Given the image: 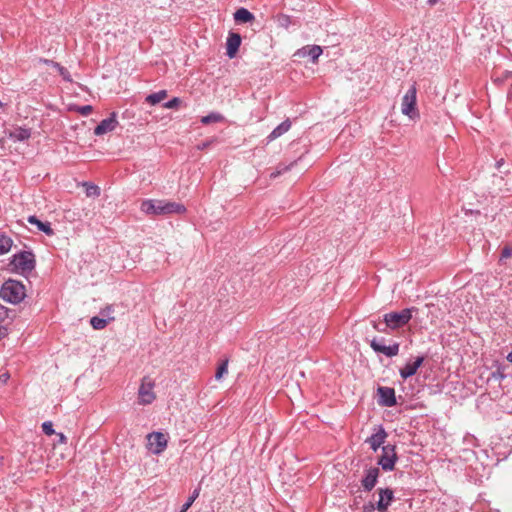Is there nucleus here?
Here are the masks:
<instances>
[{
    "label": "nucleus",
    "mask_w": 512,
    "mask_h": 512,
    "mask_svg": "<svg viewBox=\"0 0 512 512\" xmlns=\"http://www.w3.org/2000/svg\"><path fill=\"white\" fill-rule=\"evenodd\" d=\"M189 508H185V504H183L181 510L179 512H187Z\"/></svg>",
    "instance_id": "obj_43"
},
{
    "label": "nucleus",
    "mask_w": 512,
    "mask_h": 512,
    "mask_svg": "<svg viewBox=\"0 0 512 512\" xmlns=\"http://www.w3.org/2000/svg\"><path fill=\"white\" fill-rule=\"evenodd\" d=\"M378 494H379V500L376 504V509L379 512H385V511H387L388 507L390 506L391 502L394 499L393 490H391L390 488H385V489L380 488L378 490Z\"/></svg>",
    "instance_id": "obj_10"
},
{
    "label": "nucleus",
    "mask_w": 512,
    "mask_h": 512,
    "mask_svg": "<svg viewBox=\"0 0 512 512\" xmlns=\"http://www.w3.org/2000/svg\"><path fill=\"white\" fill-rule=\"evenodd\" d=\"M28 221H29L30 224H44L43 222L38 220L35 216H30L28 218Z\"/></svg>",
    "instance_id": "obj_38"
},
{
    "label": "nucleus",
    "mask_w": 512,
    "mask_h": 512,
    "mask_svg": "<svg viewBox=\"0 0 512 512\" xmlns=\"http://www.w3.org/2000/svg\"><path fill=\"white\" fill-rule=\"evenodd\" d=\"M90 324L95 330H102L109 324V322L101 315H99L92 317L90 319Z\"/></svg>",
    "instance_id": "obj_23"
},
{
    "label": "nucleus",
    "mask_w": 512,
    "mask_h": 512,
    "mask_svg": "<svg viewBox=\"0 0 512 512\" xmlns=\"http://www.w3.org/2000/svg\"><path fill=\"white\" fill-rule=\"evenodd\" d=\"M9 378V374L8 373H4L0 376V381L1 382H6Z\"/></svg>",
    "instance_id": "obj_40"
},
{
    "label": "nucleus",
    "mask_w": 512,
    "mask_h": 512,
    "mask_svg": "<svg viewBox=\"0 0 512 512\" xmlns=\"http://www.w3.org/2000/svg\"><path fill=\"white\" fill-rule=\"evenodd\" d=\"M511 256H512V247L507 245V246L503 247V249L501 251L500 261L508 259Z\"/></svg>",
    "instance_id": "obj_32"
},
{
    "label": "nucleus",
    "mask_w": 512,
    "mask_h": 512,
    "mask_svg": "<svg viewBox=\"0 0 512 512\" xmlns=\"http://www.w3.org/2000/svg\"><path fill=\"white\" fill-rule=\"evenodd\" d=\"M289 169H290V166L279 165L278 168L276 169V171H274L270 174V178L274 179V178L280 176L281 174H283L284 172L288 171Z\"/></svg>",
    "instance_id": "obj_31"
},
{
    "label": "nucleus",
    "mask_w": 512,
    "mask_h": 512,
    "mask_svg": "<svg viewBox=\"0 0 512 512\" xmlns=\"http://www.w3.org/2000/svg\"><path fill=\"white\" fill-rule=\"evenodd\" d=\"M2 106V103L0 102V107Z\"/></svg>",
    "instance_id": "obj_48"
},
{
    "label": "nucleus",
    "mask_w": 512,
    "mask_h": 512,
    "mask_svg": "<svg viewBox=\"0 0 512 512\" xmlns=\"http://www.w3.org/2000/svg\"><path fill=\"white\" fill-rule=\"evenodd\" d=\"M322 52V48L318 45H313L307 48V54L312 58L313 62L317 61Z\"/></svg>",
    "instance_id": "obj_27"
},
{
    "label": "nucleus",
    "mask_w": 512,
    "mask_h": 512,
    "mask_svg": "<svg viewBox=\"0 0 512 512\" xmlns=\"http://www.w3.org/2000/svg\"><path fill=\"white\" fill-rule=\"evenodd\" d=\"M417 89L412 85L406 94L402 97L401 112L410 119L419 118V111L417 109Z\"/></svg>",
    "instance_id": "obj_3"
},
{
    "label": "nucleus",
    "mask_w": 512,
    "mask_h": 512,
    "mask_svg": "<svg viewBox=\"0 0 512 512\" xmlns=\"http://www.w3.org/2000/svg\"><path fill=\"white\" fill-rule=\"evenodd\" d=\"M189 508H185V504H183L181 510L179 512H187Z\"/></svg>",
    "instance_id": "obj_44"
},
{
    "label": "nucleus",
    "mask_w": 512,
    "mask_h": 512,
    "mask_svg": "<svg viewBox=\"0 0 512 512\" xmlns=\"http://www.w3.org/2000/svg\"><path fill=\"white\" fill-rule=\"evenodd\" d=\"M25 296L26 290L24 285L12 279L5 281L0 290V297L11 304L22 302Z\"/></svg>",
    "instance_id": "obj_1"
},
{
    "label": "nucleus",
    "mask_w": 512,
    "mask_h": 512,
    "mask_svg": "<svg viewBox=\"0 0 512 512\" xmlns=\"http://www.w3.org/2000/svg\"><path fill=\"white\" fill-rule=\"evenodd\" d=\"M371 348L377 352L386 355L387 357L396 356L399 353V344L394 343L393 345L386 346L377 339H373L370 343Z\"/></svg>",
    "instance_id": "obj_9"
},
{
    "label": "nucleus",
    "mask_w": 512,
    "mask_h": 512,
    "mask_svg": "<svg viewBox=\"0 0 512 512\" xmlns=\"http://www.w3.org/2000/svg\"><path fill=\"white\" fill-rule=\"evenodd\" d=\"M378 476L379 469L377 467L369 468L361 481L364 490L371 491L377 483Z\"/></svg>",
    "instance_id": "obj_13"
},
{
    "label": "nucleus",
    "mask_w": 512,
    "mask_h": 512,
    "mask_svg": "<svg viewBox=\"0 0 512 512\" xmlns=\"http://www.w3.org/2000/svg\"><path fill=\"white\" fill-rule=\"evenodd\" d=\"M241 45V37L237 33H231L227 39L226 48H227V56L229 58H234L239 50Z\"/></svg>",
    "instance_id": "obj_14"
},
{
    "label": "nucleus",
    "mask_w": 512,
    "mask_h": 512,
    "mask_svg": "<svg viewBox=\"0 0 512 512\" xmlns=\"http://www.w3.org/2000/svg\"><path fill=\"white\" fill-rule=\"evenodd\" d=\"M148 448L154 454L162 453L167 447V436L161 432H153L147 436Z\"/></svg>",
    "instance_id": "obj_7"
},
{
    "label": "nucleus",
    "mask_w": 512,
    "mask_h": 512,
    "mask_svg": "<svg viewBox=\"0 0 512 512\" xmlns=\"http://www.w3.org/2000/svg\"><path fill=\"white\" fill-rule=\"evenodd\" d=\"M155 386L154 381L150 377H144L138 390V400L141 405L151 404L155 399L156 395L153 391Z\"/></svg>",
    "instance_id": "obj_5"
},
{
    "label": "nucleus",
    "mask_w": 512,
    "mask_h": 512,
    "mask_svg": "<svg viewBox=\"0 0 512 512\" xmlns=\"http://www.w3.org/2000/svg\"><path fill=\"white\" fill-rule=\"evenodd\" d=\"M424 357L420 356L415 359L412 363H407L402 369H400V375L403 379H407L413 376L418 368L423 364Z\"/></svg>",
    "instance_id": "obj_16"
},
{
    "label": "nucleus",
    "mask_w": 512,
    "mask_h": 512,
    "mask_svg": "<svg viewBox=\"0 0 512 512\" xmlns=\"http://www.w3.org/2000/svg\"><path fill=\"white\" fill-rule=\"evenodd\" d=\"M119 122L117 120V114L115 112L111 113L110 117L103 119L94 129V134L97 136L104 135L106 133L112 132L116 129Z\"/></svg>",
    "instance_id": "obj_8"
},
{
    "label": "nucleus",
    "mask_w": 512,
    "mask_h": 512,
    "mask_svg": "<svg viewBox=\"0 0 512 512\" xmlns=\"http://www.w3.org/2000/svg\"><path fill=\"white\" fill-rule=\"evenodd\" d=\"M377 392L379 395V404L386 407H392L396 405L395 391L393 388L379 387Z\"/></svg>",
    "instance_id": "obj_11"
},
{
    "label": "nucleus",
    "mask_w": 512,
    "mask_h": 512,
    "mask_svg": "<svg viewBox=\"0 0 512 512\" xmlns=\"http://www.w3.org/2000/svg\"><path fill=\"white\" fill-rule=\"evenodd\" d=\"M224 120H225V118L222 114L213 112V113H210L209 115L203 116L201 118V123L204 125H209L212 123L223 122Z\"/></svg>",
    "instance_id": "obj_22"
},
{
    "label": "nucleus",
    "mask_w": 512,
    "mask_h": 512,
    "mask_svg": "<svg viewBox=\"0 0 512 512\" xmlns=\"http://www.w3.org/2000/svg\"><path fill=\"white\" fill-rule=\"evenodd\" d=\"M161 200H145L141 204V211L146 214L160 215Z\"/></svg>",
    "instance_id": "obj_17"
},
{
    "label": "nucleus",
    "mask_w": 512,
    "mask_h": 512,
    "mask_svg": "<svg viewBox=\"0 0 512 512\" xmlns=\"http://www.w3.org/2000/svg\"><path fill=\"white\" fill-rule=\"evenodd\" d=\"M115 310L116 306L114 304H109L100 309L99 315L108 320L110 323L115 320Z\"/></svg>",
    "instance_id": "obj_21"
},
{
    "label": "nucleus",
    "mask_w": 512,
    "mask_h": 512,
    "mask_svg": "<svg viewBox=\"0 0 512 512\" xmlns=\"http://www.w3.org/2000/svg\"><path fill=\"white\" fill-rule=\"evenodd\" d=\"M179 103H180V99L175 97L172 100L165 103L164 107L168 108V109L175 108L178 106Z\"/></svg>",
    "instance_id": "obj_35"
},
{
    "label": "nucleus",
    "mask_w": 512,
    "mask_h": 512,
    "mask_svg": "<svg viewBox=\"0 0 512 512\" xmlns=\"http://www.w3.org/2000/svg\"><path fill=\"white\" fill-rule=\"evenodd\" d=\"M166 97H167V92L165 90H161L157 93H153V94H150L149 96H147L146 101L152 105H155L157 103H160Z\"/></svg>",
    "instance_id": "obj_25"
},
{
    "label": "nucleus",
    "mask_w": 512,
    "mask_h": 512,
    "mask_svg": "<svg viewBox=\"0 0 512 512\" xmlns=\"http://www.w3.org/2000/svg\"><path fill=\"white\" fill-rule=\"evenodd\" d=\"M277 22H278L279 26L284 27V28H288L290 23H291V18L288 15L279 14L277 16Z\"/></svg>",
    "instance_id": "obj_29"
},
{
    "label": "nucleus",
    "mask_w": 512,
    "mask_h": 512,
    "mask_svg": "<svg viewBox=\"0 0 512 512\" xmlns=\"http://www.w3.org/2000/svg\"><path fill=\"white\" fill-rule=\"evenodd\" d=\"M227 372H228V360H224L217 369V372L215 374L216 380H220L224 376V374H226Z\"/></svg>",
    "instance_id": "obj_28"
},
{
    "label": "nucleus",
    "mask_w": 512,
    "mask_h": 512,
    "mask_svg": "<svg viewBox=\"0 0 512 512\" xmlns=\"http://www.w3.org/2000/svg\"><path fill=\"white\" fill-rule=\"evenodd\" d=\"M13 241L6 235H0V255L7 253L12 247Z\"/></svg>",
    "instance_id": "obj_24"
},
{
    "label": "nucleus",
    "mask_w": 512,
    "mask_h": 512,
    "mask_svg": "<svg viewBox=\"0 0 512 512\" xmlns=\"http://www.w3.org/2000/svg\"><path fill=\"white\" fill-rule=\"evenodd\" d=\"M189 508H185V504H183L181 510L179 512H187Z\"/></svg>",
    "instance_id": "obj_45"
},
{
    "label": "nucleus",
    "mask_w": 512,
    "mask_h": 512,
    "mask_svg": "<svg viewBox=\"0 0 512 512\" xmlns=\"http://www.w3.org/2000/svg\"><path fill=\"white\" fill-rule=\"evenodd\" d=\"M439 0H428L429 5H435Z\"/></svg>",
    "instance_id": "obj_41"
},
{
    "label": "nucleus",
    "mask_w": 512,
    "mask_h": 512,
    "mask_svg": "<svg viewBox=\"0 0 512 512\" xmlns=\"http://www.w3.org/2000/svg\"><path fill=\"white\" fill-rule=\"evenodd\" d=\"M57 436L59 438V440H58L59 443H63L64 444V443L67 442V438H66V436L63 433H59V434H57Z\"/></svg>",
    "instance_id": "obj_39"
},
{
    "label": "nucleus",
    "mask_w": 512,
    "mask_h": 512,
    "mask_svg": "<svg viewBox=\"0 0 512 512\" xmlns=\"http://www.w3.org/2000/svg\"><path fill=\"white\" fill-rule=\"evenodd\" d=\"M374 328L380 332H384V329L380 328L377 324H374Z\"/></svg>",
    "instance_id": "obj_42"
},
{
    "label": "nucleus",
    "mask_w": 512,
    "mask_h": 512,
    "mask_svg": "<svg viewBox=\"0 0 512 512\" xmlns=\"http://www.w3.org/2000/svg\"><path fill=\"white\" fill-rule=\"evenodd\" d=\"M85 193L87 197H97L100 195V188L90 183H84Z\"/></svg>",
    "instance_id": "obj_26"
},
{
    "label": "nucleus",
    "mask_w": 512,
    "mask_h": 512,
    "mask_svg": "<svg viewBox=\"0 0 512 512\" xmlns=\"http://www.w3.org/2000/svg\"><path fill=\"white\" fill-rule=\"evenodd\" d=\"M509 96L512 97V84H511V87L509 89Z\"/></svg>",
    "instance_id": "obj_46"
},
{
    "label": "nucleus",
    "mask_w": 512,
    "mask_h": 512,
    "mask_svg": "<svg viewBox=\"0 0 512 512\" xmlns=\"http://www.w3.org/2000/svg\"><path fill=\"white\" fill-rule=\"evenodd\" d=\"M55 67H57L59 73L64 77V79H67L69 80V73L68 71L64 68V67H61L59 64H55Z\"/></svg>",
    "instance_id": "obj_36"
},
{
    "label": "nucleus",
    "mask_w": 512,
    "mask_h": 512,
    "mask_svg": "<svg viewBox=\"0 0 512 512\" xmlns=\"http://www.w3.org/2000/svg\"><path fill=\"white\" fill-rule=\"evenodd\" d=\"M397 453L394 445H386L382 447V454L378 459V465L384 471H392L397 461Z\"/></svg>",
    "instance_id": "obj_6"
},
{
    "label": "nucleus",
    "mask_w": 512,
    "mask_h": 512,
    "mask_svg": "<svg viewBox=\"0 0 512 512\" xmlns=\"http://www.w3.org/2000/svg\"><path fill=\"white\" fill-rule=\"evenodd\" d=\"M386 437L387 433L381 427L376 433L367 438L366 442L370 445V448L373 451H377L384 444Z\"/></svg>",
    "instance_id": "obj_15"
},
{
    "label": "nucleus",
    "mask_w": 512,
    "mask_h": 512,
    "mask_svg": "<svg viewBox=\"0 0 512 512\" xmlns=\"http://www.w3.org/2000/svg\"><path fill=\"white\" fill-rule=\"evenodd\" d=\"M291 127V123L289 120H285L284 122H282L281 124H279L271 133L270 135L268 136L269 140L272 141L278 137H280L281 135H283L284 133H286Z\"/></svg>",
    "instance_id": "obj_20"
},
{
    "label": "nucleus",
    "mask_w": 512,
    "mask_h": 512,
    "mask_svg": "<svg viewBox=\"0 0 512 512\" xmlns=\"http://www.w3.org/2000/svg\"><path fill=\"white\" fill-rule=\"evenodd\" d=\"M9 138L14 141H25L30 138L31 131L27 128L16 127L13 130L8 131Z\"/></svg>",
    "instance_id": "obj_18"
},
{
    "label": "nucleus",
    "mask_w": 512,
    "mask_h": 512,
    "mask_svg": "<svg viewBox=\"0 0 512 512\" xmlns=\"http://www.w3.org/2000/svg\"><path fill=\"white\" fill-rule=\"evenodd\" d=\"M42 429L44 431L45 434L47 435H52L54 434V429H53V424L51 422H44L42 424Z\"/></svg>",
    "instance_id": "obj_33"
},
{
    "label": "nucleus",
    "mask_w": 512,
    "mask_h": 512,
    "mask_svg": "<svg viewBox=\"0 0 512 512\" xmlns=\"http://www.w3.org/2000/svg\"><path fill=\"white\" fill-rule=\"evenodd\" d=\"M39 230L44 232L46 235L51 236L53 235V229L52 226H37Z\"/></svg>",
    "instance_id": "obj_37"
},
{
    "label": "nucleus",
    "mask_w": 512,
    "mask_h": 512,
    "mask_svg": "<svg viewBox=\"0 0 512 512\" xmlns=\"http://www.w3.org/2000/svg\"><path fill=\"white\" fill-rule=\"evenodd\" d=\"M0 312H2V313H3V307H2V306H0Z\"/></svg>",
    "instance_id": "obj_47"
},
{
    "label": "nucleus",
    "mask_w": 512,
    "mask_h": 512,
    "mask_svg": "<svg viewBox=\"0 0 512 512\" xmlns=\"http://www.w3.org/2000/svg\"><path fill=\"white\" fill-rule=\"evenodd\" d=\"M185 211L186 208L181 203L161 200L160 215L183 214Z\"/></svg>",
    "instance_id": "obj_12"
},
{
    "label": "nucleus",
    "mask_w": 512,
    "mask_h": 512,
    "mask_svg": "<svg viewBox=\"0 0 512 512\" xmlns=\"http://www.w3.org/2000/svg\"><path fill=\"white\" fill-rule=\"evenodd\" d=\"M199 494H200V488H196L192 492V494L189 496L187 501L184 503L185 504V508H190L192 506V504L194 503V501L199 497Z\"/></svg>",
    "instance_id": "obj_30"
},
{
    "label": "nucleus",
    "mask_w": 512,
    "mask_h": 512,
    "mask_svg": "<svg viewBox=\"0 0 512 512\" xmlns=\"http://www.w3.org/2000/svg\"><path fill=\"white\" fill-rule=\"evenodd\" d=\"M234 19L236 22L247 23L254 20V15L245 8H239L234 13Z\"/></svg>",
    "instance_id": "obj_19"
},
{
    "label": "nucleus",
    "mask_w": 512,
    "mask_h": 512,
    "mask_svg": "<svg viewBox=\"0 0 512 512\" xmlns=\"http://www.w3.org/2000/svg\"><path fill=\"white\" fill-rule=\"evenodd\" d=\"M34 268V255L31 252L15 254L9 263V269L17 273L30 272Z\"/></svg>",
    "instance_id": "obj_2"
},
{
    "label": "nucleus",
    "mask_w": 512,
    "mask_h": 512,
    "mask_svg": "<svg viewBox=\"0 0 512 512\" xmlns=\"http://www.w3.org/2000/svg\"><path fill=\"white\" fill-rule=\"evenodd\" d=\"M414 308H406L400 312H391L384 315V322L390 329H397L406 325L412 318Z\"/></svg>",
    "instance_id": "obj_4"
},
{
    "label": "nucleus",
    "mask_w": 512,
    "mask_h": 512,
    "mask_svg": "<svg viewBox=\"0 0 512 512\" xmlns=\"http://www.w3.org/2000/svg\"><path fill=\"white\" fill-rule=\"evenodd\" d=\"M92 110V106L90 105L81 106L77 109V111L84 116L89 115L92 112Z\"/></svg>",
    "instance_id": "obj_34"
}]
</instances>
